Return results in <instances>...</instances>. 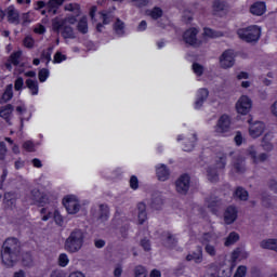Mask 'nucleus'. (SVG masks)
<instances>
[{
	"label": "nucleus",
	"instance_id": "nucleus-47",
	"mask_svg": "<svg viewBox=\"0 0 277 277\" xmlns=\"http://www.w3.org/2000/svg\"><path fill=\"white\" fill-rule=\"evenodd\" d=\"M25 88V80L23 77H17L14 81V90L15 92H21Z\"/></svg>",
	"mask_w": 277,
	"mask_h": 277
},
{
	"label": "nucleus",
	"instance_id": "nucleus-2",
	"mask_svg": "<svg viewBox=\"0 0 277 277\" xmlns=\"http://www.w3.org/2000/svg\"><path fill=\"white\" fill-rule=\"evenodd\" d=\"M85 234H83V230L76 228L66 238L64 249L66 250V252L75 254V252H79V250L83 248Z\"/></svg>",
	"mask_w": 277,
	"mask_h": 277
},
{
	"label": "nucleus",
	"instance_id": "nucleus-26",
	"mask_svg": "<svg viewBox=\"0 0 277 277\" xmlns=\"http://www.w3.org/2000/svg\"><path fill=\"white\" fill-rule=\"evenodd\" d=\"M26 88L30 90L32 96H38V92H40V87L38 85V80L27 79Z\"/></svg>",
	"mask_w": 277,
	"mask_h": 277
},
{
	"label": "nucleus",
	"instance_id": "nucleus-5",
	"mask_svg": "<svg viewBox=\"0 0 277 277\" xmlns=\"http://www.w3.org/2000/svg\"><path fill=\"white\" fill-rule=\"evenodd\" d=\"M198 34L199 30L196 27H190L186 29L182 36L185 44H189V47H200V44H202V41L198 40Z\"/></svg>",
	"mask_w": 277,
	"mask_h": 277
},
{
	"label": "nucleus",
	"instance_id": "nucleus-13",
	"mask_svg": "<svg viewBox=\"0 0 277 277\" xmlns=\"http://www.w3.org/2000/svg\"><path fill=\"white\" fill-rule=\"evenodd\" d=\"M239 215V211L235 206H228L224 212V222L227 225L235 224L237 217Z\"/></svg>",
	"mask_w": 277,
	"mask_h": 277
},
{
	"label": "nucleus",
	"instance_id": "nucleus-30",
	"mask_svg": "<svg viewBox=\"0 0 277 277\" xmlns=\"http://www.w3.org/2000/svg\"><path fill=\"white\" fill-rule=\"evenodd\" d=\"M98 220H101V222H107V220H109V206L105 203L100 205Z\"/></svg>",
	"mask_w": 277,
	"mask_h": 277
},
{
	"label": "nucleus",
	"instance_id": "nucleus-63",
	"mask_svg": "<svg viewBox=\"0 0 277 277\" xmlns=\"http://www.w3.org/2000/svg\"><path fill=\"white\" fill-rule=\"evenodd\" d=\"M262 148L263 150H274V145L269 142H267L265 138L262 140Z\"/></svg>",
	"mask_w": 277,
	"mask_h": 277
},
{
	"label": "nucleus",
	"instance_id": "nucleus-48",
	"mask_svg": "<svg viewBox=\"0 0 277 277\" xmlns=\"http://www.w3.org/2000/svg\"><path fill=\"white\" fill-rule=\"evenodd\" d=\"M70 263V260L68 259V254L61 253L58 256V265L60 267H66Z\"/></svg>",
	"mask_w": 277,
	"mask_h": 277
},
{
	"label": "nucleus",
	"instance_id": "nucleus-59",
	"mask_svg": "<svg viewBox=\"0 0 277 277\" xmlns=\"http://www.w3.org/2000/svg\"><path fill=\"white\" fill-rule=\"evenodd\" d=\"M66 55L62 54V52H56L54 54V64H62V62H65Z\"/></svg>",
	"mask_w": 277,
	"mask_h": 277
},
{
	"label": "nucleus",
	"instance_id": "nucleus-3",
	"mask_svg": "<svg viewBox=\"0 0 277 277\" xmlns=\"http://www.w3.org/2000/svg\"><path fill=\"white\" fill-rule=\"evenodd\" d=\"M236 34L242 42H247V44H254L261 40L263 30L258 25H250L243 28H238Z\"/></svg>",
	"mask_w": 277,
	"mask_h": 277
},
{
	"label": "nucleus",
	"instance_id": "nucleus-40",
	"mask_svg": "<svg viewBox=\"0 0 277 277\" xmlns=\"http://www.w3.org/2000/svg\"><path fill=\"white\" fill-rule=\"evenodd\" d=\"M50 75H51V71H49L48 68H41L38 72V78L40 83H44V81L49 79Z\"/></svg>",
	"mask_w": 277,
	"mask_h": 277
},
{
	"label": "nucleus",
	"instance_id": "nucleus-61",
	"mask_svg": "<svg viewBox=\"0 0 277 277\" xmlns=\"http://www.w3.org/2000/svg\"><path fill=\"white\" fill-rule=\"evenodd\" d=\"M54 222L57 226H62L64 224V216H62L60 211L54 212Z\"/></svg>",
	"mask_w": 277,
	"mask_h": 277
},
{
	"label": "nucleus",
	"instance_id": "nucleus-10",
	"mask_svg": "<svg viewBox=\"0 0 277 277\" xmlns=\"http://www.w3.org/2000/svg\"><path fill=\"white\" fill-rule=\"evenodd\" d=\"M221 68H233L235 66V52L233 50H225L220 56Z\"/></svg>",
	"mask_w": 277,
	"mask_h": 277
},
{
	"label": "nucleus",
	"instance_id": "nucleus-52",
	"mask_svg": "<svg viewBox=\"0 0 277 277\" xmlns=\"http://www.w3.org/2000/svg\"><path fill=\"white\" fill-rule=\"evenodd\" d=\"M66 25V21H56L52 23V28L54 31H62L64 29V26Z\"/></svg>",
	"mask_w": 277,
	"mask_h": 277
},
{
	"label": "nucleus",
	"instance_id": "nucleus-46",
	"mask_svg": "<svg viewBox=\"0 0 277 277\" xmlns=\"http://www.w3.org/2000/svg\"><path fill=\"white\" fill-rule=\"evenodd\" d=\"M22 148L26 150V153H36V145L31 141H25Z\"/></svg>",
	"mask_w": 277,
	"mask_h": 277
},
{
	"label": "nucleus",
	"instance_id": "nucleus-9",
	"mask_svg": "<svg viewBox=\"0 0 277 277\" xmlns=\"http://www.w3.org/2000/svg\"><path fill=\"white\" fill-rule=\"evenodd\" d=\"M249 127V134L256 140V137H261L263 133H265V123L262 121H255L252 123V118L248 119Z\"/></svg>",
	"mask_w": 277,
	"mask_h": 277
},
{
	"label": "nucleus",
	"instance_id": "nucleus-31",
	"mask_svg": "<svg viewBox=\"0 0 277 277\" xmlns=\"http://www.w3.org/2000/svg\"><path fill=\"white\" fill-rule=\"evenodd\" d=\"M239 240V234L237 232H230L229 235L226 237L224 246L229 248V246H235Z\"/></svg>",
	"mask_w": 277,
	"mask_h": 277
},
{
	"label": "nucleus",
	"instance_id": "nucleus-44",
	"mask_svg": "<svg viewBox=\"0 0 277 277\" xmlns=\"http://www.w3.org/2000/svg\"><path fill=\"white\" fill-rule=\"evenodd\" d=\"M234 169L238 174H243L246 172V167L243 166V160L238 159L234 162Z\"/></svg>",
	"mask_w": 277,
	"mask_h": 277
},
{
	"label": "nucleus",
	"instance_id": "nucleus-1",
	"mask_svg": "<svg viewBox=\"0 0 277 277\" xmlns=\"http://www.w3.org/2000/svg\"><path fill=\"white\" fill-rule=\"evenodd\" d=\"M0 255L5 267H14L21 256V241L18 238H6L2 245Z\"/></svg>",
	"mask_w": 277,
	"mask_h": 277
},
{
	"label": "nucleus",
	"instance_id": "nucleus-50",
	"mask_svg": "<svg viewBox=\"0 0 277 277\" xmlns=\"http://www.w3.org/2000/svg\"><path fill=\"white\" fill-rule=\"evenodd\" d=\"M23 44L26 49H34V45L36 44V41L31 36H27L23 40Z\"/></svg>",
	"mask_w": 277,
	"mask_h": 277
},
{
	"label": "nucleus",
	"instance_id": "nucleus-60",
	"mask_svg": "<svg viewBox=\"0 0 277 277\" xmlns=\"http://www.w3.org/2000/svg\"><path fill=\"white\" fill-rule=\"evenodd\" d=\"M130 187L131 189H138L140 187V180H137V177L135 175H132L130 177Z\"/></svg>",
	"mask_w": 277,
	"mask_h": 277
},
{
	"label": "nucleus",
	"instance_id": "nucleus-18",
	"mask_svg": "<svg viewBox=\"0 0 277 277\" xmlns=\"http://www.w3.org/2000/svg\"><path fill=\"white\" fill-rule=\"evenodd\" d=\"M247 155L251 157L253 163H263V161H267V154L262 153L259 156H256V149L254 148V145H251L247 149Z\"/></svg>",
	"mask_w": 277,
	"mask_h": 277
},
{
	"label": "nucleus",
	"instance_id": "nucleus-12",
	"mask_svg": "<svg viewBox=\"0 0 277 277\" xmlns=\"http://www.w3.org/2000/svg\"><path fill=\"white\" fill-rule=\"evenodd\" d=\"M23 57V51H14L4 63L6 70L12 71V66H19L21 60Z\"/></svg>",
	"mask_w": 277,
	"mask_h": 277
},
{
	"label": "nucleus",
	"instance_id": "nucleus-11",
	"mask_svg": "<svg viewBox=\"0 0 277 277\" xmlns=\"http://www.w3.org/2000/svg\"><path fill=\"white\" fill-rule=\"evenodd\" d=\"M31 200H34L37 207H44L49 202V197L47 194L41 193L40 189L35 188L30 192Z\"/></svg>",
	"mask_w": 277,
	"mask_h": 277
},
{
	"label": "nucleus",
	"instance_id": "nucleus-14",
	"mask_svg": "<svg viewBox=\"0 0 277 277\" xmlns=\"http://www.w3.org/2000/svg\"><path fill=\"white\" fill-rule=\"evenodd\" d=\"M249 12L253 16H263L267 12V4L265 1H255L250 5Z\"/></svg>",
	"mask_w": 277,
	"mask_h": 277
},
{
	"label": "nucleus",
	"instance_id": "nucleus-23",
	"mask_svg": "<svg viewBox=\"0 0 277 277\" xmlns=\"http://www.w3.org/2000/svg\"><path fill=\"white\" fill-rule=\"evenodd\" d=\"M137 211H138V224L142 225L144 222L148 220V213L146 212V203L138 202L137 203Z\"/></svg>",
	"mask_w": 277,
	"mask_h": 277
},
{
	"label": "nucleus",
	"instance_id": "nucleus-7",
	"mask_svg": "<svg viewBox=\"0 0 277 277\" xmlns=\"http://www.w3.org/2000/svg\"><path fill=\"white\" fill-rule=\"evenodd\" d=\"M250 109H252V100L248 97V95H242L236 103L237 114H241V116H248L250 114Z\"/></svg>",
	"mask_w": 277,
	"mask_h": 277
},
{
	"label": "nucleus",
	"instance_id": "nucleus-38",
	"mask_svg": "<svg viewBox=\"0 0 277 277\" xmlns=\"http://www.w3.org/2000/svg\"><path fill=\"white\" fill-rule=\"evenodd\" d=\"M65 12H76L77 14H81V4L79 3H68L64 8Z\"/></svg>",
	"mask_w": 277,
	"mask_h": 277
},
{
	"label": "nucleus",
	"instance_id": "nucleus-64",
	"mask_svg": "<svg viewBox=\"0 0 277 277\" xmlns=\"http://www.w3.org/2000/svg\"><path fill=\"white\" fill-rule=\"evenodd\" d=\"M201 243L202 246H207V243H211V234L210 233H205L202 238H201Z\"/></svg>",
	"mask_w": 277,
	"mask_h": 277
},
{
	"label": "nucleus",
	"instance_id": "nucleus-42",
	"mask_svg": "<svg viewBox=\"0 0 277 277\" xmlns=\"http://www.w3.org/2000/svg\"><path fill=\"white\" fill-rule=\"evenodd\" d=\"M23 264L25 265V267H31L34 265V258L31 256V253L26 252L23 255Z\"/></svg>",
	"mask_w": 277,
	"mask_h": 277
},
{
	"label": "nucleus",
	"instance_id": "nucleus-17",
	"mask_svg": "<svg viewBox=\"0 0 277 277\" xmlns=\"http://www.w3.org/2000/svg\"><path fill=\"white\" fill-rule=\"evenodd\" d=\"M12 114H14V106L6 104L0 108V118L5 120L6 124H12Z\"/></svg>",
	"mask_w": 277,
	"mask_h": 277
},
{
	"label": "nucleus",
	"instance_id": "nucleus-56",
	"mask_svg": "<svg viewBox=\"0 0 277 277\" xmlns=\"http://www.w3.org/2000/svg\"><path fill=\"white\" fill-rule=\"evenodd\" d=\"M51 55H53V48H48L47 51L41 53L42 60H47L48 64L51 62Z\"/></svg>",
	"mask_w": 277,
	"mask_h": 277
},
{
	"label": "nucleus",
	"instance_id": "nucleus-37",
	"mask_svg": "<svg viewBox=\"0 0 277 277\" xmlns=\"http://www.w3.org/2000/svg\"><path fill=\"white\" fill-rule=\"evenodd\" d=\"M149 16L153 18V21H159V18L163 16V10L159 6H154L149 12Z\"/></svg>",
	"mask_w": 277,
	"mask_h": 277
},
{
	"label": "nucleus",
	"instance_id": "nucleus-19",
	"mask_svg": "<svg viewBox=\"0 0 277 277\" xmlns=\"http://www.w3.org/2000/svg\"><path fill=\"white\" fill-rule=\"evenodd\" d=\"M198 142V135L196 133L190 134L189 137L184 140L182 150L184 153H192L196 148V143Z\"/></svg>",
	"mask_w": 277,
	"mask_h": 277
},
{
	"label": "nucleus",
	"instance_id": "nucleus-21",
	"mask_svg": "<svg viewBox=\"0 0 277 277\" xmlns=\"http://www.w3.org/2000/svg\"><path fill=\"white\" fill-rule=\"evenodd\" d=\"M156 176L162 183L168 181L170 179V168L166 164H159L156 167Z\"/></svg>",
	"mask_w": 277,
	"mask_h": 277
},
{
	"label": "nucleus",
	"instance_id": "nucleus-34",
	"mask_svg": "<svg viewBox=\"0 0 277 277\" xmlns=\"http://www.w3.org/2000/svg\"><path fill=\"white\" fill-rule=\"evenodd\" d=\"M176 243H179L176 238H174V236H172V234H170V232H168L167 239L163 243L164 248H169L170 250H172V248H176Z\"/></svg>",
	"mask_w": 277,
	"mask_h": 277
},
{
	"label": "nucleus",
	"instance_id": "nucleus-41",
	"mask_svg": "<svg viewBox=\"0 0 277 277\" xmlns=\"http://www.w3.org/2000/svg\"><path fill=\"white\" fill-rule=\"evenodd\" d=\"M101 18H102V24L103 25H109L111 23V14L107 11H100L98 12Z\"/></svg>",
	"mask_w": 277,
	"mask_h": 277
},
{
	"label": "nucleus",
	"instance_id": "nucleus-58",
	"mask_svg": "<svg viewBox=\"0 0 277 277\" xmlns=\"http://www.w3.org/2000/svg\"><path fill=\"white\" fill-rule=\"evenodd\" d=\"M241 256V248H236L230 255V259L233 261V263H237V261L239 260V258Z\"/></svg>",
	"mask_w": 277,
	"mask_h": 277
},
{
	"label": "nucleus",
	"instance_id": "nucleus-29",
	"mask_svg": "<svg viewBox=\"0 0 277 277\" xmlns=\"http://www.w3.org/2000/svg\"><path fill=\"white\" fill-rule=\"evenodd\" d=\"M62 38L65 40H72L75 39V29H72V26H63V29L61 30Z\"/></svg>",
	"mask_w": 277,
	"mask_h": 277
},
{
	"label": "nucleus",
	"instance_id": "nucleus-15",
	"mask_svg": "<svg viewBox=\"0 0 277 277\" xmlns=\"http://www.w3.org/2000/svg\"><path fill=\"white\" fill-rule=\"evenodd\" d=\"M5 16L8 18V23L11 25H18L21 23V14H18V11H16V8L14 5H10L5 10Z\"/></svg>",
	"mask_w": 277,
	"mask_h": 277
},
{
	"label": "nucleus",
	"instance_id": "nucleus-28",
	"mask_svg": "<svg viewBox=\"0 0 277 277\" xmlns=\"http://www.w3.org/2000/svg\"><path fill=\"white\" fill-rule=\"evenodd\" d=\"M3 205L9 209H12L16 205V195L14 193H5L3 198Z\"/></svg>",
	"mask_w": 277,
	"mask_h": 277
},
{
	"label": "nucleus",
	"instance_id": "nucleus-43",
	"mask_svg": "<svg viewBox=\"0 0 277 277\" xmlns=\"http://www.w3.org/2000/svg\"><path fill=\"white\" fill-rule=\"evenodd\" d=\"M193 72H195L197 77H202V75H205V66L200 65V63H193Z\"/></svg>",
	"mask_w": 277,
	"mask_h": 277
},
{
	"label": "nucleus",
	"instance_id": "nucleus-54",
	"mask_svg": "<svg viewBox=\"0 0 277 277\" xmlns=\"http://www.w3.org/2000/svg\"><path fill=\"white\" fill-rule=\"evenodd\" d=\"M216 168H219V170H224V168H226V155L225 154H223L216 160Z\"/></svg>",
	"mask_w": 277,
	"mask_h": 277
},
{
	"label": "nucleus",
	"instance_id": "nucleus-53",
	"mask_svg": "<svg viewBox=\"0 0 277 277\" xmlns=\"http://www.w3.org/2000/svg\"><path fill=\"white\" fill-rule=\"evenodd\" d=\"M140 246L143 248L145 252H150L151 250L150 240L147 238L141 239Z\"/></svg>",
	"mask_w": 277,
	"mask_h": 277
},
{
	"label": "nucleus",
	"instance_id": "nucleus-24",
	"mask_svg": "<svg viewBox=\"0 0 277 277\" xmlns=\"http://www.w3.org/2000/svg\"><path fill=\"white\" fill-rule=\"evenodd\" d=\"M186 261H194L195 263H202V247L197 246L196 252L186 255Z\"/></svg>",
	"mask_w": 277,
	"mask_h": 277
},
{
	"label": "nucleus",
	"instance_id": "nucleus-8",
	"mask_svg": "<svg viewBox=\"0 0 277 277\" xmlns=\"http://www.w3.org/2000/svg\"><path fill=\"white\" fill-rule=\"evenodd\" d=\"M214 131L220 135L228 133V131H230V117L226 114L222 115L216 122Z\"/></svg>",
	"mask_w": 277,
	"mask_h": 277
},
{
	"label": "nucleus",
	"instance_id": "nucleus-49",
	"mask_svg": "<svg viewBox=\"0 0 277 277\" xmlns=\"http://www.w3.org/2000/svg\"><path fill=\"white\" fill-rule=\"evenodd\" d=\"M248 274V267L246 265H240L237 267L233 277H245Z\"/></svg>",
	"mask_w": 277,
	"mask_h": 277
},
{
	"label": "nucleus",
	"instance_id": "nucleus-51",
	"mask_svg": "<svg viewBox=\"0 0 277 277\" xmlns=\"http://www.w3.org/2000/svg\"><path fill=\"white\" fill-rule=\"evenodd\" d=\"M6 156H8V146H5L4 142H0V161H5Z\"/></svg>",
	"mask_w": 277,
	"mask_h": 277
},
{
	"label": "nucleus",
	"instance_id": "nucleus-55",
	"mask_svg": "<svg viewBox=\"0 0 277 277\" xmlns=\"http://www.w3.org/2000/svg\"><path fill=\"white\" fill-rule=\"evenodd\" d=\"M151 207H153V209H156V211H159L161 209V207H163V199L154 198L151 200Z\"/></svg>",
	"mask_w": 277,
	"mask_h": 277
},
{
	"label": "nucleus",
	"instance_id": "nucleus-36",
	"mask_svg": "<svg viewBox=\"0 0 277 277\" xmlns=\"http://www.w3.org/2000/svg\"><path fill=\"white\" fill-rule=\"evenodd\" d=\"M114 30L118 36H124V22H122L120 18H117L114 24Z\"/></svg>",
	"mask_w": 277,
	"mask_h": 277
},
{
	"label": "nucleus",
	"instance_id": "nucleus-62",
	"mask_svg": "<svg viewBox=\"0 0 277 277\" xmlns=\"http://www.w3.org/2000/svg\"><path fill=\"white\" fill-rule=\"evenodd\" d=\"M64 1L65 0H50L49 6L54 10H57V8H61V5H64Z\"/></svg>",
	"mask_w": 277,
	"mask_h": 277
},
{
	"label": "nucleus",
	"instance_id": "nucleus-32",
	"mask_svg": "<svg viewBox=\"0 0 277 277\" xmlns=\"http://www.w3.org/2000/svg\"><path fill=\"white\" fill-rule=\"evenodd\" d=\"M203 36L206 38H212V39L213 38H222V36H224V32L214 30L213 28H210V27H205Z\"/></svg>",
	"mask_w": 277,
	"mask_h": 277
},
{
	"label": "nucleus",
	"instance_id": "nucleus-6",
	"mask_svg": "<svg viewBox=\"0 0 277 277\" xmlns=\"http://www.w3.org/2000/svg\"><path fill=\"white\" fill-rule=\"evenodd\" d=\"M192 183V177L189 174L184 173L175 181V190L177 194H182V196L187 195L189 192V185Z\"/></svg>",
	"mask_w": 277,
	"mask_h": 277
},
{
	"label": "nucleus",
	"instance_id": "nucleus-33",
	"mask_svg": "<svg viewBox=\"0 0 277 277\" xmlns=\"http://www.w3.org/2000/svg\"><path fill=\"white\" fill-rule=\"evenodd\" d=\"M248 190H246L243 187L238 186L236 190L234 192V198H238L239 200L246 201L249 198Z\"/></svg>",
	"mask_w": 277,
	"mask_h": 277
},
{
	"label": "nucleus",
	"instance_id": "nucleus-45",
	"mask_svg": "<svg viewBox=\"0 0 277 277\" xmlns=\"http://www.w3.org/2000/svg\"><path fill=\"white\" fill-rule=\"evenodd\" d=\"M208 209H210L211 213L214 215L220 211V201L219 200H212L208 202Z\"/></svg>",
	"mask_w": 277,
	"mask_h": 277
},
{
	"label": "nucleus",
	"instance_id": "nucleus-39",
	"mask_svg": "<svg viewBox=\"0 0 277 277\" xmlns=\"http://www.w3.org/2000/svg\"><path fill=\"white\" fill-rule=\"evenodd\" d=\"M134 276L135 277H148V272L146 271V267L143 265H137L134 268Z\"/></svg>",
	"mask_w": 277,
	"mask_h": 277
},
{
	"label": "nucleus",
	"instance_id": "nucleus-35",
	"mask_svg": "<svg viewBox=\"0 0 277 277\" xmlns=\"http://www.w3.org/2000/svg\"><path fill=\"white\" fill-rule=\"evenodd\" d=\"M77 29L80 34H83V35L88 34V17L82 16L78 21Z\"/></svg>",
	"mask_w": 277,
	"mask_h": 277
},
{
	"label": "nucleus",
	"instance_id": "nucleus-20",
	"mask_svg": "<svg viewBox=\"0 0 277 277\" xmlns=\"http://www.w3.org/2000/svg\"><path fill=\"white\" fill-rule=\"evenodd\" d=\"M14 98V84L10 83L5 87L2 95L0 96V105H5V103H10Z\"/></svg>",
	"mask_w": 277,
	"mask_h": 277
},
{
	"label": "nucleus",
	"instance_id": "nucleus-27",
	"mask_svg": "<svg viewBox=\"0 0 277 277\" xmlns=\"http://www.w3.org/2000/svg\"><path fill=\"white\" fill-rule=\"evenodd\" d=\"M207 176L210 183H217L220 181V174H217V169L214 167H208Z\"/></svg>",
	"mask_w": 277,
	"mask_h": 277
},
{
	"label": "nucleus",
	"instance_id": "nucleus-22",
	"mask_svg": "<svg viewBox=\"0 0 277 277\" xmlns=\"http://www.w3.org/2000/svg\"><path fill=\"white\" fill-rule=\"evenodd\" d=\"M212 10H213L214 16H217V14H220V12H223L224 14H226V12H228V3H226V1H222V0H214L212 2Z\"/></svg>",
	"mask_w": 277,
	"mask_h": 277
},
{
	"label": "nucleus",
	"instance_id": "nucleus-57",
	"mask_svg": "<svg viewBox=\"0 0 277 277\" xmlns=\"http://www.w3.org/2000/svg\"><path fill=\"white\" fill-rule=\"evenodd\" d=\"M205 251L207 252V254H209V256H215V254H217V251L215 250V246H212L210 243L206 245Z\"/></svg>",
	"mask_w": 277,
	"mask_h": 277
},
{
	"label": "nucleus",
	"instance_id": "nucleus-25",
	"mask_svg": "<svg viewBox=\"0 0 277 277\" xmlns=\"http://www.w3.org/2000/svg\"><path fill=\"white\" fill-rule=\"evenodd\" d=\"M260 246L263 248V250H274L277 252V239L271 238L267 240H262Z\"/></svg>",
	"mask_w": 277,
	"mask_h": 277
},
{
	"label": "nucleus",
	"instance_id": "nucleus-4",
	"mask_svg": "<svg viewBox=\"0 0 277 277\" xmlns=\"http://www.w3.org/2000/svg\"><path fill=\"white\" fill-rule=\"evenodd\" d=\"M63 207H65L68 215H77L81 211V203L75 195H67L62 200Z\"/></svg>",
	"mask_w": 277,
	"mask_h": 277
},
{
	"label": "nucleus",
	"instance_id": "nucleus-16",
	"mask_svg": "<svg viewBox=\"0 0 277 277\" xmlns=\"http://www.w3.org/2000/svg\"><path fill=\"white\" fill-rule=\"evenodd\" d=\"M209 98V89L207 88H201L197 92V97L194 103V108L195 109H200L203 105L205 102Z\"/></svg>",
	"mask_w": 277,
	"mask_h": 277
}]
</instances>
